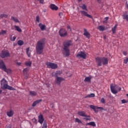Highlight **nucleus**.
I'll return each mask as SVG.
<instances>
[{"mask_svg": "<svg viewBox=\"0 0 128 128\" xmlns=\"http://www.w3.org/2000/svg\"><path fill=\"white\" fill-rule=\"evenodd\" d=\"M72 46V40H66L63 42L62 54L65 58H68L70 56V47Z\"/></svg>", "mask_w": 128, "mask_h": 128, "instance_id": "f257e3e1", "label": "nucleus"}, {"mask_svg": "<svg viewBox=\"0 0 128 128\" xmlns=\"http://www.w3.org/2000/svg\"><path fill=\"white\" fill-rule=\"evenodd\" d=\"M44 48V40H41L37 42L36 46V52L37 54H42Z\"/></svg>", "mask_w": 128, "mask_h": 128, "instance_id": "f03ea898", "label": "nucleus"}, {"mask_svg": "<svg viewBox=\"0 0 128 128\" xmlns=\"http://www.w3.org/2000/svg\"><path fill=\"white\" fill-rule=\"evenodd\" d=\"M96 62L98 66H102V65L106 66L108 64V58L106 57L98 56L96 58Z\"/></svg>", "mask_w": 128, "mask_h": 128, "instance_id": "7ed1b4c3", "label": "nucleus"}, {"mask_svg": "<svg viewBox=\"0 0 128 128\" xmlns=\"http://www.w3.org/2000/svg\"><path fill=\"white\" fill-rule=\"evenodd\" d=\"M0 84L2 87L3 90H16V88L8 86V81L4 78H2L0 81Z\"/></svg>", "mask_w": 128, "mask_h": 128, "instance_id": "20e7f679", "label": "nucleus"}, {"mask_svg": "<svg viewBox=\"0 0 128 128\" xmlns=\"http://www.w3.org/2000/svg\"><path fill=\"white\" fill-rule=\"evenodd\" d=\"M110 88L112 92L114 94H118V92H120L122 90V88H120V87L118 86V85L114 86L112 84H111L110 86Z\"/></svg>", "mask_w": 128, "mask_h": 128, "instance_id": "39448f33", "label": "nucleus"}, {"mask_svg": "<svg viewBox=\"0 0 128 128\" xmlns=\"http://www.w3.org/2000/svg\"><path fill=\"white\" fill-rule=\"evenodd\" d=\"M46 66L48 68H52V70H56V68H58V64L54 63L47 62L46 63Z\"/></svg>", "mask_w": 128, "mask_h": 128, "instance_id": "423d86ee", "label": "nucleus"}, {"mask_svg": "<svg viewBox=\"0 0 128 128\" xmlns=\"http://www.w3.org/2000/svg\"><path fill=\"white\" fill-rule=\"evenodd\" d=\"M59 36L61 38H66L68 36V32L65 29L60 28L59 30Z\"/></svg>", "mask_w": 128, "mask_h": 128, "instance_id": "0eeeda50", "label": "nucleus"}, {"mask_svg": "<svg viewBox=\"0 0 128 128\" xmlns=\"http://www.w3.org/2000/svg\"><path fill=\"white\" fill-rule=\"evenodd\" d=\"M10 56V52L8 50L2 51L0 54V56L2 58H8Z\"/></svg>", "mask_w": 128, "mask_h": 128, "instance_id": "6e6552de", "label": "nucleus"}, {"mask_svg": "<svg viewBox=\"0 0 128 128\" xmlns=\"http://www.w3.org/2000/svg\"><path fill=\"white\" fill-rule=\"evenodd\" d=\"M64 78L62 77L56 76L55 84L58 86H60L62 82H64Z\"/></svg>", "mask_w": 128, "mask_h": 128, "instance_id": "1a4fd4ad", "label": "nucleus"}, {"mask_svg": "<svg viewBox=\"0 0 128 128\" xmlns=\"http://www.w3.org/2000/svg\"><path fill=\"white\" fill-rule=\"evenodd\" d=\"M76 57L81 58H86V54L84 52H80L76 54Z\"/></svg>", "mask_w": 128, "mask_h": 128, "instance_id": "9d476101", "label": "nucleus"}, {"mask_svg": "<svg viewBox=\"0 0 128 128\" xmlns=\"http://www.w3.org/2000/svg\"><path fill=\"white\" fill-rule=\"evenodd\" d=\"M90 108L93 110L95 112H98V110H96V108L98 110H104V108L102 107L96 106L94 105H90Z\"/></svg>", "mask_w": 128, "mask_h": 128, "instance_id": "9b49d317", "label": "nucleus"}, {"mask_svg": "<svg viewBox=\"0 0 128 128\" xmlns=\"http://www.w3.org/2000/svg\"><path fill=\"white\" fill-rule=\"evenodd\" d=\"M38 122L40 124H42V123L44 121V116L42 114H40L38 116Z\"/></svg>", "mask_w": 128, "mask_h": 128, "instance_id": "f8f14e48", "label": "nucleus"}, {"mask_svg": "<svg viewBox=\"0 0 128 128\" xmlns=\"http://www.w3.org/2000/svg\"><path fill=\"white\" fill-rule=\"evenodd\" d=\"M80 12H81V14L83 16H87V18H89L92 19V16L88 14V12L84 10H81L80 11Z\"/></svg>", "mask_w": 128, "mask_h": 128, "instance_id": "ddd939ff", "label": "nucleus"}, {"mask_svg": "<svg viewBox=\"0 0 128 128\" xmlns=\"http://www.w3.org/2000/svg\"><path fill=\"white\" fill-rule=\"evenodd\" d=\"M84 36H86L87 38H90V32H88V30H86V28H84Z\"/></svg>", "mask_w": 128, "mask_h": 128, "instance_id": "4468645a", "label": "nucleus"}, {"mask_svg": "<svg viewBox=\"0 0 128 128\" xmlns=\"http://www.w3.org/2000/svg\"><path fill=\"white\" fill-rule=\"evenodd\" d=\"M42 102V99L34 101L32 104V106H33V108H34L36 106H37V104H40V102Z\"/></svg>", "mask_w": 128, "mask_h": 128, "instance_id": "2eb2a0df", "label": "nucleus"}, {"mask_svg": "<svg viewBox=\"0 0 128 128\" xmlns=\"http://www.w3.org/2000/svg\"><path fill=\"white\" fill-rule=\"evenodd\" d=\"M50 8L52 10H58V8L54 4H51Z\"/></svg>", "mask_w": 128, "mask_h": 128, "instance_id": "dca6fc26", "label": "nucleus"}, {"mask_svg": "<svg viewBox=\"0 0 128 128\" xmlns=\"http://www.w3.org/2000/svg\"><path fill=\"white\" fill-rule=\"evenodd\" d=\"M78 114L80 116H86L88 117V115H86V113L84 111H79L78 112Z\"/></svg>", "mask_w": 128, "mask_h": 128, "instance_id": "f3484780", "label": "nucleus"}, {"mask_svg": "<svg viewBox=\"0 0 128 128\" xmlns=\"http://www.w3.org/2000/svg\"><path fill=\"white\" fill-rule=\"evenodd\" d=\"M6 67V66L4 61L2 60H0V68L3 70Z\"/></svg>", "mask_w": 128, "mask_h": 128, "instance_id": "a211bd4d", "label": "nucleus"}, {"mask_svg": "<svg viewBox=\"0 0 128 128\" xmlns=\"http://www.w3.org/2000/svg\"><path fill=\"white\" fill-rule=\"evenodd\" d=\"M38 26L40 28L41 30H42V32H43V30H46V25L43 24L42 23L39 24Z\"/></svg>", "mask_w": 128, "mask_h": 128, "instance_id": "6ab92c4d", "label": "nucleus"}, {"mask_svg": "<svg viewBox=\"0 0 128 128\" xmlns=\"http://www.w3.org/2000/svg\"><path fill=\"white\" fill-rule=\"evenodd\" d=\"M116 28H118L117 24H115L114 27L112 28V30L113 34H116Z\"/></svg>", "mask_w": 128, "mask_h": 128, "instance_id": "aec40b11", "label": "nucleus"}, {"mask_svg": "<svg viewBox=\"0 0 128 128\" xmlns=\"http://www.w3.org/2000/svg\"><path fill=\"white\" fill-rule=\"evenodd\" d=\"M7 116H9V118H10L14 116V111L12 110H10L7 112Z\"/></svg>", "mask_w": 128, "mask_h": 128, "instance_id": "412c9836", "label": "nucleus"}, {"mask_svg": "<svg viewBox=\"0 0 128 128\" xmlns=\"http://www.w3.org/2000/svg\"><path fill=\"white\" fill-rule=\"evenodd\" d=\"M98 30H100V32H104V30H106V28H104V26H100L98 27Z\"/></svg>", "mask_w": 128, "mask_h": 128, "instance_id": "4be33fe9", "label": "nucleus"}, {"mask_svg": "<svg viewBox=\"0 0 128 128\" xmlns=\"http://www.w3.org/2000/svg\"><path fill=\"white\" fill-rule=\"evenodd\" d=\"M2 70H4L6 74H12V70L10 68H7L6 66Z\"/></svg>", "mask_w": 128, "mask_h": 128, "instance_id": "5701e85b", "label": "nucleus"}, {"mask_svg": "<svg viewBox=\"0 0 128 128\" xmlns=\"http://www.w3.org/2000/svg\"><path fill=\"white\" fill-rule=\"evenodd\" d=\"M94 96H96L94 94L92 93L90 94H88L85 96V98H94Z\"/></svg>", "mask_w": 128, "mask_h": 128, "instance_id": "b1692460", "label": "nucleus"}, {"mask_svg": "<svg viewBox=\"0 0 128 128\" xmlns=\"http://www.w3.org/2000/svg\"><path fill=\"white\" fill-rule=\"evenodd\" d=\"M123 20H126L128 22V14L126 13H124L122 15Z\"/></svg>", "mask_w": 128, "mask_h": 128, "instance_id": "393cba45", "label": "nucleus"}, {"mask_svg": "<svg viewBox=\"0 0 128 128\" xmlns=\"http://www.w3.org/2000/svg\"><path fill=\"white\" fill-rule=\"evenodd\" d=\"M12 20H14L15 22H20V20L18 19V18L14 16L11 17Z\"/></svg>", "mask_w": 128, "mask_h": 128, "instance_id": "a878e982", "label": "nucleus"}, {"mask_svg": "<svg viewBox=\"0 0 128 128\" xmlns=\"http://www.w3.org/2000/svg\"><path fill=\"white\" fill-rule=\"evenodd\" d=\"M30 94L32 96H36V92L34 91H30Z\"/></svg>", "mask_w": 128, "mask_h": 128, "instance_id": "bb28decb", "label": "nucleus"}, {"mask_svg": "<svg viewBox=\"0 0 128 128\" xmlns=\"http://www.w3.org/2000/svg\"><path fill=\"white\" fill-rule=\"evenodd\" d=\"M14 28L16 30H17V32H22V30L20 28V26H15Z\"/></svg>", "mask_w": 128, "mask_h": 128, "instance_id": "cd10ccee", "label": "nucleus"}, {"mask_svg": "<svg viewBox=\"0 0 128 128\" xmlns=\"http://www.w3.org/2000/svg\"><path fill=\"white\" fill-rule=\"evenodd\" d=\"M86 126H96V122H88L87 123Z\"/></svg>", "mask_w": 128, "mask_h": 128, "instance_id": "c85d7f7f", "label": "nucleus"}, {"mask_svg": "<svg viewBox=\"0 0 128 128\" xmlns=\"http://www.w3.org/2000/svg\"><path fill=\"white\" fill-rule=\"evenodd\" d=\"M80 8H82V10H86L88 11V8H86V4H83L81 6H80Z\"/></svg>", "mask_w": 128, "mask_h": 128, "instance_id": "c756f323", "label": "nucleus"}, {"mask_svg": "<svg viewBox=\"0 0 128 128\" xmlns=\"http://www.w3.org/2000/svg\"><path fill=\"white\" fill-rule=\"evenodd\" d=\"M91 80H92V77L90 76L86 77L85 78L84 82H90Z\"/></svg>", "mask_w": 128, "mask_h": 128, "instance_id": "7c9ffc66", "label": "nucleus"}, {"mask_svg": "<svg viewBox=\"0 0 128 128\" xmlns=\"http://www.w3.org/2000/svg\"><path fill=\"white\" fill-rule=\"evenodd\" d=\"M25 65L26 66H32V62L30 61H27L25 62Z\"/></svg>", "mask_w": 128, "mask_h": 128, "instance_id": "2f4dec72", "label": "nucleus"}, {"mask_svg": "<svg viewBox=\"0 0 128 128\" xmlns=\"http://www.w3.org/2000/svg\"><path fill=\"white\" fill-rule=\"evenodd\" d=\"M24 75V79L27 80L28 78V72H23Z\"/></svg>", "mask_w": 128, "mask_h": 128, "instance_id": "473e14b6", "label": "nucleus"}, {"mask_svg": "<svg viewBox=\"0 0 128 128\" xmlns=\"http://www.w3.org/2000/svg\"><path fill=\"white\" fill-rule=\"evenodd\" d=\"M26 54L28 58L30 56V48H26Z\"/></svg>", "mask_w": 128, "mask_h": 128, "instance_id": "72a5a7b5", "label": "nucleus"}, {"mask_svg": "<svg viewBox=\"0 0 128 128\" xmlns=\"http://www.w3.org/2000/svg\"><path fill=\"white\" fill-rule=\"evenodd\" d=\"M0 18H8V15L6 14H0Z\"/></svg>", "mask_w": 128, "mask_h": 128, "instance_id": "f704fd0d", "label": "nucleus"}, {"mask_svg": "<svg viewBox=\"0 0 128 128\" xmlns=\"http://www.w3.org/2000/svg\"><path fill=\"white\" fill-rule=\"evenodd\" d=\"M18 46H22V44H24V41H22V40H19L18 42Z\"/></svg>", "mask_w": 128, "mask_h": 128, "instance_id": "c9c22d12", "label": "nucleus"}, {"mask_svg": "<svg viewBox=\"0 0 128 128\" xmlns=\"http://www.w3.org/2000/svg\"><path fill=\"white\" fill-rule=\"evenodd\" d=\"M75 122H78V124H82V120H80L78 119V118H76L75 119Z\"/></svg>", "mask_w": 128, "mask_h": 128, "instance_id": "e433bc0d", "label": "nucleus"}, {"mask_svg": "<svg viewBox=\"0 0 128 128\" xmlns=\"http://www.w3.org/2000/svg\"><path fill=\"white\" fill-rule=\"evenodd\" d=\"M6 34V30H2L0 32V36H2V34Z\"/></svg>", "mask_w": 128, "mask_h": 128, "instance_id": "4c0bfd02", "label": "nucleus"}, {"mask_svg": "<svg viewBox=\"0 0 128 128\" xmlns=\"http://www.w3.org/2000/svg\"><path fill=\"white\" fill-rule=\"evenodd\" d=\"M42 128H48V124H46V122H44L43 124V125H42Z\"/></svg>", "mask_w": 128, "mask_h": 128, "instance_id": "58836bf2", "label": "nucleus"}, {"mask_svg": "<svg viewBox=\"0 0 128 128\" xmlns=\"http://www.w3.org/2000/svg\"><path fill=\"white\" fill-rule=\"evenodd\" d=\"M40 16H37L36 18V22L40 23Z\"/></svg>", "mask_w": 128, "mask_h": 128, "instance_id": "ea45409f", "label": "nucleus"}, {"mask_svg": "<svg viewBox=\"0 0 128 128\" xmlns=\"http://www.w3.org/2000/svg\"><path fill=\"white\" fill-rule=\"evenodd\" d=\"M84 118H84V120H90V116H88L87 115V117L86 116H84Z\"/></svg>", "mask_w": 128, "mask_h": 128, "instance_id": "a19ab883", "label": "nucleus"}, {"mask_svg": "<svg viewBox=\"0 0 128 128\" xmlns=\"http://www.w3.org/2000/svg\"><path fill=\"white\" fill-rule=\"evenodd\" d=\"M28 70H30L28 68H25L24 69L23 72H28Z\"/></svg>", "mask_w": 128, "mask_h": 128, "instance_id": "79ce46f5", "label": "nucleus"}, {"mask_svg": "<svg viewBox=\"0 0 128 128\" xmlns=\"http://www.w3.org/2000/svg\"><path fill=\"white\" fill-rule=\"evenodd\" d=\"M122 104H126L128 102V101H126V100L124 99L122 100Z\"/></svg>", "mask_w": 128, "mask_h": 128, "instance_id": "37998d69", "label": "nucleus"}, {"mask_svg": "<svg viewBox=\"0 0 128 128\" xmlns=\"http://www.w3.org/2000/svg\"><path fill=\"white\" fill-rule=\"evenodd\" d=\"M38 2H40V4H44V0H37Z\"/></svg>", "mask_w": 128, "mask_h": 128, "instance_id": "c03bdc74", "label": "nucleus"}, {"mask_svg": "<svg viewBox=\"0 0 128 128\" xmlns=\"http://www.w3.org/2000/svg\"><path fill=\"white\" fill-rule=\"evenodd\" d=\"M124 62L126 64H128V58L126 60H124Z\"/></svg>", "mask_w": 128, "mask_h": 128, "instance_id": "a18cd8bd", "label": "nucleus"}, {"mask_svg": "<svg viewBox=\"0 0 128 128\" xmlns=\"http://www.w3.org/2000/svg\"><path fill=\"white\" fill-rule=\"evenodd\" d=\"M16 36H13L12 39L11 38L12 42H14L16 40Z\"/></svg>", "mask_w": 128, "mask_h": 128, "instance_id": "49530a36", "label": "nucleus"}, {"mask_svg": "<svg viewBox=\"0 0 128 128\" xmlns=\"http://www.w3.org/2000/svg\"><path fill=\"white\" fill-rule=\"evenodd\" d=\"M101 102H102V104H104V102H106V100L104 98H102L101 99Z\"/></svg>", "mask_w": 128, "mask_h": 128, "instance_id": "de8ad7c7", "label": "nucleus"}, {"mask_svg": "<svg viewBox=\"0 0 128 128\" xmlns=\"http://www.w3.org/2000/svg\"><path fill=\"white\" fill-rule=\"evenodd\" d=\"M108 20V17H106L104 18V22H106V20Z\"/></svg>", "mask_w": 128, "mask_h": 128, "instance_id": "09e8293b", "label": "nucleus"}, {"mask_svg": "<svg viewBox=\"0 0 128 128\" xmlns=\"http://www.w3.org/2000/svg\"><path fill=\"white\" fill-rule=\"evenodd\" d=\"M6 128H12V126L10 125L6 126Z\"/></svg>", "mask_w": 128, "mask_h": 128, "instance_id": "8fccbe9b", "label": "nucleus"}, {"mask_svg": "<svg viewBox=\"0 0 128 128\" xmlns=\"http://www.w3.org/2000/svg\"><path fill=\"white\" fill-rule=\"evenodd\" d=\"M16 64L18 66H20V64H22V63L20 62H17Z\"/></svg>", "mask_w": 128, "mask_h": 128, "instance_id": "3c124183", "label": "nucleus"}, {"mask_svg": "<svg viewBox=\"0 0 128 128\" xmlns=\"http://www.w3.org/2000/svg\"><path fill=\"white\" fill-rule=\"evenodd\" d=\"M67 28H68V30H70V26H67Z\"/></svg>", "mask_w": 128, "mask_h": 128, "instance_id": "603ef678", "label": "nucleus"}, {"mask_svg": "<svg viewBox=\"0 0 128 128\" xmlns=\"http://www.w3.org/2000/svg\"><path fill=\"white\" fill-rule=\"evenodd\" d=\"M126 52H123V54H124V56H126Z\"/></svg>", "mask_w": 128, "mask_h": 128, "instance_id": "864d4df0", "label": "nucleus"}, {"mask_svg": "<svg viewBox=\"0 0 128 128\" xmlns=\"http://www.w3.org/2000/svg\"><path fill=\"white\" fill-rule=\"evenodd\" d=\"M59 16H62V12L59 13Z\"/></svg>", "mask_w": 128, "mask_h": 128, "instance_id": "5fc2aeb1", "label": "nucleus"}, {"mask_svg": "<svg viewBox=\"0 0 128 128\" xmlns=\"http://www.w3.org/2000/svg\"><path fill=\"white\" fill-rule=\"evenodd\" d=\"M97 2H98L99 4H100V0H97Z\"/></svg>", "mask_w": 128, "mask_h": 128, "instance_id": "6e6d98bb", "label": "nucleus"}, {"mask_svg": "<svg viewBox=\"0 0 128 128\" xmlns=\"http://www.w3.org/2000/svg\"><path fill=\"white\" fill-rule=\"evenodd\" d=\"M2 91L0 90V94H2Z\"/></svg>", "mask_w": 128, "mask_h": 128, "instance_id": "4d7b16f0", "label": "nucleus"}, {"mask_svg": "<svg viewBox=\"0 0 128 128\" xmlns=\"http://www.w3.org/2000/svg\"><path fill=\"white\" fill-rule=\"evenodd\" d=\"M104 40H106V36H104Z\"/></svg>", "mask_w": 128, "mask_h": 128, "instance_id": "13d9d810", "label": "nucleus"}, {"mask_svg": "<svg viewBox=\"0 0 128 128\" xmlns=\"http://www.w3.org/2000/svg\"><path fill=\"white\" fill-rule=\"evenodd\" d=\"M78 2H82V0H78Z\"/></svg>", "mask_w": 128, "mask_h": 128, "instance_id": "bf43d9fd", "label": "nucleus"}, {"mask_svg": "<svg viewBox=\"0 0 128 128\" xmlns=\"http://www.w3.org/2000/svg\"><path fill=\"white\" fill-rule=\"evenodd\" d=\"M126 96H128V94H126Z\"/></svg>", "mask_w": 128, "mask_h": 128, "instance_id": "052dcab7", "label": "nucleus"}, {"mask_svg": "<svg viewBox=\"0 0 128 128\" xmlns=\"http://www.w3.org/2000/svg\"><path fill=\"white\" fill-rule=\"evenodd\" d=\"M34 120H36L34 119Z\"/></svg>", "mask_w": 128, "mask_h": 128, "instance_id": "680f3d73", "label": "nucleus"}]
</instances>
